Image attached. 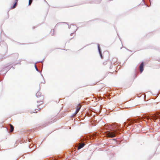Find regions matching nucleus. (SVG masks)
<instances>
[{
  "label": "nucleus",
  "instance_id": "nucleus-10",
  "mask_svg": "<svg viewBox=\"0 0 160 160\" xmlns=\"http://www.w3.org/2000/svg\"><path fill=\"white\" fill-rule=\"evenodd\" d=\"M108 63H110V62L109 61H106V62H104V63H103V64L104 65H107Z\"/></svg>",
  "mask_w": 160,
  "mask_h": 160
},
{
  "label": "nucleus",
  "instance_id": "nucleus-1",
  "mask_svg": "<svg viewBox=\"0 0 160 160\" xmlns=\"http://www.w3.org/2000/svg\"><path fill=\"white\" fill-rule=\"evenodd\" d=\"M115 124H113L112 126H111L109 127L110 129H111L112 132L108 131L107 132V135L108 137L110 138H113L115 137L116 134H118V132H117L116 129L117 130V128H116L115 127Z\"/></svg>",
  "mask_w": 160,
  "mask_h": 160
},
{
  "label": "nucleus",
  "instance_id": "nucleus-7",
  "mask_svg": "<svg viewBox=\"0 0 160 160\" xmlns=\"http://www.w3.org/2000/svg\"><path fill=\"white\" fill-rule=\"evenodd\" d=\"M9 127L10 128V132H12L14 129L13 127L11 124H9Z\"/></svg>",
  "mask_w": 160,
  "mask_h": 160
},
{
  "label": "nucleus",
  "instance_id": "nucleus-17",
  "mask_svg": "<svg viewBox=\"0 0 160 160\" xmlns=\"http://www.w3.org/2000/svg\"><path fill=\"white\" fill-rule=\"evenodd\" d=\"M90 123H91H91H92V122H91V121Z\"/></svg>",
  "mask_w": 160,
  "mask_h": 160
},
{
  "label": "nucleus",
  "instance_id": "nucleus-2",
  "mask_svg": "<svg viewBox=\"0 0 160 160\" xmlns=\"http://www.w3.org/2000/svg\"><path fill=\"white\" fill-rule=\"evenodd\" d=\"M157 115L158 116H157L155 114H153L152 115V116H151V118L153 120H156L157 119V118L159 116L160 117V112H158L157 113Z\"/></svg>",
  "mask_w": 160,
  "mask_h": 160
},
{
  "label": "nucleus",
  "instance_id": "nucleus-16",
  "mask_svg": "<svg viewBox=\"0 0 160 160\" xmlns=\"http://www.w3.org/2000/svg\"><path fill=\"white\" fill-rule=\"evenodd\" d=\"M99 52L101 54V52H100V49H99Z\"/></svg>",
  "mask_w": 160,
  "mask_h": 160
},
{
  "label": "nucleus",
  "instance_id": "nucleus-12",
  "mask_svg": "<svg viewBox=\"0 0 160 160\" xmlns=\"http://www.w3.org/2000/svg\"><path fill=\"white\" fill-rule=\"evenodd\" d=\"M37 112V110L35 109L33 112H31V113H36Z\"/></svg>",
  "mask_w": 160,
  "mask_h": 160
},
{
  "label": "nucleus",
  "instance_id": "nucleus-14",
  "mask_svg": "<svg viewBox=\"0 0 160 160\" xmlns=\"http://www.w3.org/2000/svg\"><path fill=\"white\" fill-rule=\"evenodd\" d=\"M39 94H40V95H41V94L40 93H39V92H38V93H37V94H36V96H38L39 95Z\"/></svg>",
  "mask_w": 160,
  "mask_h": 160
},
{
  "label": "nucleus",
  "instance_id": "nucleus-15",
  "mask_svg": "<svg viewBox=\"0 0 160 160\" xmlns=\"http://www.w3.org/2000/svg\"><path fill=\"white\" fill-rule=\"evenodd\" d=\"M78 112H77V111H76L74 113V115H76V114H77V113H78Z\"/></svg>",
  "mask_w": 160,
  "mask_h": 160
},
{
  "label": "nucleus",
  "instance_id": "nucleus-9",
  "mask_svg": "<svg viewBox=\"0 0 160 160\" xmlns=\"http://www.w3.org/2000/svg\"><path fill=\"white\" fill-rule=\"evenodd\" d=\"M32 146L33 147V148H32L33 150L32 151H33V150H34V149L35 148V146H33V145L32 144H31L29 146V148H31V147H32Z\"/></svg>",
  "mask_w": 160,
  "mask_h": 160
},
{
  "label": "nucleus",
  "instance_id": "nucleus-3",
  "mask_svg": "<svg viewBox=\"0 0 160 160\" xmlns=\"http://www.w3.org/2000/svg\"><path fill=\"white\" fill-rule=\"evenodd\" d=\"M43 101H38L37 102V106L38 107H39V106H40V105H41L43 103ZM38 108L39 109H40V108L38 107ZM38 110H39H39H38Z\"/></svg>",
  "mask_w": 160,
  "mask_h": 160
},
{
  "label": "nucleus",
  "instance_id": "nucleus-13",
  "mask_svg": "<svg viewBox=\"0 0 160 160\" xmlns=\"http://www.w3.org/2000/svg\"><path fill=\"white\" fill-rule=\"evenodd\" d=\"M138 103H134L133 105L132 106H137L138 105Z\"/></svg>",
  "mask_w": 160,
  "mask_h": 160
},
{
  "label": "nucleus",
  "instance_id": "nucleus-6",
  "mask_svg": "<svg viewBox=\"0 0 160 160\" xmlns=\"http://www.w3.org/2000/svg\"><path fill=\"white\" fill-rule=\"evenodd\" d=\"M81 105L80 103L78 104L77 107V109L76 110V111H77V112H79V111L80 110L81 108Z\"/></svg>",
  "mask_w": 160,
  "mask_h": 160
},
{
  "label": "nucleus",
  "instance_id": "nucleus-11",
  "mask_svg": "<svg viewBox=\"0 0 160 160\" xmlns=\"http://www.w3.org/2000/svg\"><path fill=\"white\" fill-rule=\"evenodd\" d=\"M32 0H29V5H30L32 2Z\"/></svg>",
  "mask_w": 160,
  "mask_h": 160
},
{
  "label": "nucleus",
  "instance_id": "nucleus-5",
  "mask_svg": "<svg viewBox=\"0 0 160 160\" xmlns=\"http://www.w3.org/2000/svg\"><path fill=\"white\" fill-rule=\"evenodd\" d=\"M143 66H144L143 62H142V63L139 66L140 70V71L141 73L142 72L143 70Z\"/></svg>",
  "mask_w": 160,
  "mask_h": 160
},
{
  "label": "nucleus",
  "instance_id": "nucleus-8",
  "mask_svg": "<svg viewBox=\"0 0 160 160\" xmlns=\"http://www.w3.org/2000/svg\"><path fill=\"white\" fill-rule=\"evenodd\" d=\"M18 1V0H15V4H14V5L13 6V7L12 8H15L16 6V5L17 4V3Z\"/></svg>",
  "mask_w": 160,
  "mask_h": 160
},
{
  "label": "nucleus",
  "instance_id": "nucleus-4",
  "mask_svg": "<svg viewBox=\"0 0 160 160\" xmlns=\"http://www.w3.org/2000/svg\"><path fill=\"white\" fill-rule=\"evenodd\" d=\"M84 141H85V142L83 143H82L80 145H79L78 147V150H79L80 149H81V148H83L84 147V146H85V143L86 142V141L85 140Z\"/></svg>",
  "mask_w": 160,
  "mask_h": 160
}]
</instances>
